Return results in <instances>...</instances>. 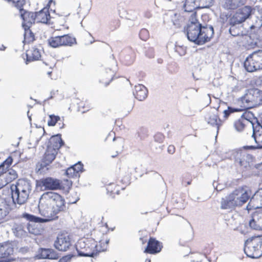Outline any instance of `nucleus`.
<instances>
[{
	"instance_id": "1",
	"label": "nucleus",
	"mask_w": 262,
	"mask_h": 262,
	"mask_svg": "<svg viewBox=\"0 0 262 262\" xmlns=\"http://www.w3.org/2000/svg\"><path fill=\"white\" fill-rule=\"evenodd\" d=\"M65 208L66 203L62 196L56 192L48 191L41 195L38 204L39 213L45 218L28 213L24 214L23 216L30 222L46 223L58 219V214Z\"/></svg>"
},
{
	"instance_id": "2",
	"label": "nucleus",
	"mask_w": 262,
	"mask_h": 262,
	"mask_svg": "<svg viewBox=\"0 0 262 262\" xmlns=\"http://www.w3.org/2000/svg\"><path fill=\"white\" fill-rule=\"evenodd\" d=\"M188 39L198 45H202L208 42L214 35L211 25H202L197 19L192 18L184 29Z\"/></svg>"
},
{
	"instance_id": "3",
	"label": "nucleus",
	"mask_w": 262,
	"mask_h": 262,
	"mask_svg": "<svg viewBox=\"0 0 262 262\" xmlns=\"http://www.w3.org/2000/svg\"><path fill=\"white\" fill-rule=\"evenodd\" d=\"M238 103L241 108H234L229 106L227 110L224 111L225 118L227 119L231 113L241 112L262 105V91L258 89L248 90L245 94L238 99Z\"/></svg>"
},
{
	"instance_id": "4",
	"label": "nucleus",
	"mask_w": 262,
	"mask_h": 262,
	"mask_svg": "<svg viewBox=\"0 0 262 262\" xmlns=\"http://www.w3.org/2000/svg\"><path fill=\"white\" fill-rule=\"evenodd\" d=\"M108 242V239H106L105 243L100 241L98 245L97 241L92 237H83L78 241L76 249L79 256L93 257L98 253L105 251Z\"/></svg>"
},
{
	"instance_id": "5",
	"label": "nucleus",
	"mask_w": 262,
	"mask_h": 262,
	"mask_svg": "<svg viewBox=\"0 0 262 262\" xmlns=\"http://www.w3.org/2000/svg\"><path fill=\"white\" fill-rule=\"evenodd\" d=\"M250 190L246 186L238 187L221 200V208L233 209L242 206L249 199Z\"/></svg>"
},
{
	"instance_id": "6",
	"label": "nucleus",
	"mask_w": 262,
	"mask_h": 262,
	"mask_svg": "<svg viewBox=\"0 0 262 262\" xmlns=\"http://www.w3.org/2000/svg\"><path fill=\"white\" fill-rule=\"evenodd\" d=\"M10 189L13 202L22 205L28 199L32 190V185L29 181L21 179L19 180L15 184H12Z\"/></svg>"
},
{
	"instance_id": "7",
	"label": "nucleus",
	"mask_w": 262,
	"mask_h": 262,
	"mask_svg": "<svg viewBox=\"0 0 262 262\" xmlns=\"http://www.w3.org/2000/svg\"><path fill=\"white\" fill-rule=\"evenodd\" d=\"M244 251L249 257L258 258L262 256V242L259 236L248 239L245 243Z\"/></svg>"
},
{
	"instance_id": "8",
	"label": "nucleus",
	"mask_w": 262,
	"mask_h": 262,
	"mask_svg": "<svg viewBox=\"0 0 262 262\" xmlns=\"http://www.w3.org/2000/svg\"><path fill=\"white\" fill-rule=\"evenodd\" d=\"M57 152L51 147H47L41 161L36 165V171L38 174L46 173L50 169V164L55 159Z\"/></svg>"
},
{
	"instance_id": "9",
	"label": "nucleus",
	"mask_w": 262,
	"mask_h": 262,
	"mask_svg": "<svg viewBox=\"0 0 262 262\" xmlns=\"http://www.w3.org/2000/svg\"><path fill=\"white\" fill-rule=\"evenodd\" d=\"M244 66L248 72L262 70V50H258L250 54L246 58Z\"/></svg>"
},
{
	"instance_id": "10",
	"label": "nucleus",
	"mask_w": 262,
	"mask_h": 262,
	"mask_svg": "<svg viewBox=\"0 0 262 262\" xmlns=\"http://www.w3.org/2000/svg\"><path fill=\"white\" fill-rule=\"evenodd\" d=\"M233 156L235 162L243 170L250 168L252 166L253 157L246 151L239 150L234 152Z\"/></svg>"
},
{
	"instance_id": "11",
	"label": "nucleus",
	"mask_w": 262,
	"mask_h": 262,
	"mask_svg": "<svg viewBox=\"0 0 262 262\" xmlns=\"http://www.w3.org/2000/svg\"><path fill=\"white\" fill-rule=\"evenodd\" d=\"M251 7L246 6L238 9L229 20V24H241L248 19L251 15Z\"/></svg>"
},
{
	"instance_id": "12",
	"label": "nucleus",
	"mask_w": 262,
	"mask_h": 262,
	"mask_svg": "<svg viewBox=\"0 0 262 262\" xmlns=\"http://www.w3.org/2000/svg\"><path fill=\"white\" fill-rule=\"evenodd\" d=\"M36 185L42 190H58L61 188V181L52 177H46L42 178L36 182Z\"/></svg>"
},
{
	"instance_id": "13",
	"label": "nucleus",
	"mask_w": 262,
	"mask_h": 262,
	"mask_svg": "<svg viewBox=\"0 0 262 262\" xmlns=\"http://www.w3.org/2000/svg\"><path fill=\"white\" fill-rule=\"evenodd\" d=\"M213 3V0H185L184 8L185 11L191 12L196 9L209 7Z\"/></svg>"
},
{
	"instance_id": "14",
	"label": "nucleus",
	"mask_w": 262,
	"mask_h": 262,
	"mask_svg": "<svg viewBox=\"0 0 262 262\" xmlns=\"http://www.w3.org/2000/svg\"><path fill=\"white\" fill-rule=\"evenodd\" d=\"M253 134L252 137L254 138L256 146H244L245 149H261L262 148V126L257 121L256 123H252Z\"/></svg>"
},
{
	"instance_id": "15",
	"label": "nucleus",
	"mask_w": 262,
	"mask_h": 262,
	"mask_svg": "<svg viewBox=\"0 0 262 262\" xmlns=\"http://www.w3.org/2000/svg\"><path fill=\"white\" fill-rule=\"evenodd\" d=\"M166 16L167 18H165L164 22H165L166 19H168V23L169 20L176 28H180L185 24V18L179 13L170 11L166 15Z\"/></svg>"
},
{
	"instance_id": "16",
	"label": "nucleus",
	"mask_w": 262,
	"mask_h": 262,
	"mask_svg": "<svg viewBox=\"0 0 262 262\" xmlns=\"http://www.w3.org/2000/svg\"><path fill=\"white\" fill-rule=\"evenodd\" d=\"M54 245L59 251H66L71 246L70 238L67 235H58Z\"/></svg>"
},
{
	"instance_id": "17",
	"label": "nucleus",
	"mask_w": 262,
	"mask_h": 262,
	"mask_svg": "<svg viewBox=\"0 0 262 262\" xmlns=\"http://www.w3.org/2000/svg\"><path fill=\"white\" fill-rule=\"evenodd\" d=\"M24 11L23 9H20L21 16L23 19V27L28 29L36 22L35 13L28 11H24Z\"/></svg>"
},
{
	"instance_id": "18",
	"label": "nucleus",
	"mask_w": 262,
	"mask_h": 262,
	"mask_svg": "<svg viewBox=\"0 0 262 262\" xmlns=\"http://www.w3.org/2000/svg\"><path fill=\"white\" fill-rule=\"evenodd\" d=\"M161 248L162 246L160 245V242L155 238L150 237L144 252L149 254H156L160 252Z\"/></svg>"
},
{
	"instance_id": "19",
	"label": "nucleus",
	"mask_w": 262,
	"mask_h": 262,
	"mask_svg": "<svg viewBox=\"0 0 262 262\" xmlns=\"http://www.w3.org/2000/svg\"><path fill=\"white\" fill-rule=\"evenodd\" d=\"M133 94L137 99L143 101L147 96L148 90L144 85L138 84L135 86Z\"/></svg>"
},
{
	"instance_id": "20",
	"label": "nucleus",
	"mask_w": 262,
	"mask_h": 262,
	"mask_svg": "<svg viewBox=\"0 0 262 262\" xmlns=\"http://www.w3.org/2000/svg\"><path fill=\"white\" fill-rule=\"evenodd\" d=\"M13 253V248L11 244L5 242L0 244V258H7Z\"/></svg>"
},
{
	"instance_id": "21",
	"label": "nucleus",
	"mask_w": 262,
	"mask_h": 262,
	"mask_svg": "<svg viewBox=\"0 0 262 262\" xmlns=\"http://www.w3.org/2000/svg\"><path fill=\"white\" fill-rule=\"evenodd\" d=\"M246 0H223V6L228 10H234L244 5Z\"/></svg>"
},
{
	"instance_id": "22",
	"label": "nucleus",
	"mask_w": 262,
	"mask_h": 262,
	"mask_svg": "<svg viewBox=\"0 0 262 262\" xmlns=\"http://www.w3.org/2000/svg\"><path fill=\"white\" fill-rule=\"evenodd\" d=\"M36 22L37 23L47 24L50 19L48 9L44 8L39 12L35 13Z\"/></svg>"
},
{
	"instance_id": "23",
	"label": "nucleus",
	"mask_w": 262,
	"mask_h": 262,
	"mask_svg": "<svg viewBox=\"0 0 262 262\" xmlns=\"http://www.w3.org/2000/svg\"><path fill=\"white\" fill-rule=\"evenodd\" d=\"M58 257V254L52 249H41L39 252L40 258L57 259Z\"/></svg>"
},
{
	"instance_id": "24",
	"label": "nucleus",
	"mask_w": 262,
	"mask_h": 262,
	"mask_svg": "<svg viewBox=\"0 0 262 262\" xmlns=\"http://www.w3.org/2000/svg\"><path fill=\"white\" fill-rule=\"evenodd\" d=\"M64 144L62 141L61 135L58 134L55 136H52L49 140V144L47 147H51L56 150L58 152V150Z\"/></svg>"
},
{
	"instance_id": "25",
	"label": "nucleus",
	"mask_w": 262,
	"mask_h": 262,
	"mask_svg": "<svg viewBox=\"0 0 262 262\" xmlns=\"http://www.w3.org/2000/svg\"><path fill=\"white\" fill-rule=\"evenodd\" d=\"M208 123L217 128V133L219 132L220 127L222 125V121L219 118L217 115L215 114H209L206 117Z\"/></svg>"
},
{
	"instance_id": "26",
	"label": "nucleus",
	"mask_w": 262,
	"mask_h": 262,
	"mask_svg": "<svg viewBox=\"0 0 262 262\" xmlns=\"http://www.w3.org/2000/svg\"><path fill=\"white\" fill-rule=\"evenodd\" d=\"M61 46L71 47L77 43L76 38L69 34L60 36Z\"/></svg>"
},
{
	"instance_id": "27",
	"label": "nucleus",
	"mask_w": 262,
	"mask_h": 262,
	"mask_svg": "<svg viewBox=\"0 0 262 262\" xmlns=\"http://www.w3.org/2000/svg\"><path fill=\"white\" fill-rule=\"evenodd\" d=\"M27 228L25 224L23 223L15 224L12 230L14 234L17 237H21L26 233L25 229Z\"/></svg>"
},
{
	"instance_id": "28",
	"label": "nucleus",
	"mask_w": 262,
	"mask_h": 262,
	"mask_svg": "<svg viewBox=\"0 0 262 262\" xmlns=\"http://www.w3.org/2000/svg\"><path fill=\"white\" fill-rule=\"evenodd\" d=\"M258 217L256 212H254L251 216V219L249 221V226L250 229L261 230Z\"/></svg>"
},
{
	"instance_id": "29",
	"label": "nucleus",
	"mask_w": 262,
	"mask_h": 262,
	"mask_svg": "<svg viewBox=\"0 0 262 262\" xmlns=\"http://www.w3.org/2000/svg\"><path fill=\"white\" fill-rule=\"evenodd\" d=\"M27 61L38 60L41 57L40 51L36 48H33L30 51L27 53Z\"/></svg>"
},
{
	"instance_id": "30",
	"label": "nucleus",
	"mask_w": 262,
	"mask_h": 262,
	"mask_svg": "<svg viewBox=\"0 0 262 262\" xmlns=\"http://www.w3.org/2000/svg\"><path fill=\"white\" fill-rule=\"evenodd\" d=\"M247 122V120L242 117L241 118L238 120L235 121L234 123L235 129L238 132L243 131L246 126V123Z\"/></svg>"
},
{
	"instance_id": "31",
	"label": "nucleus",
	"mask_w": 262,
	"mask_h": 262,
	"mask_svg": "<svg viewBox=\"0 0 262 262\" xmlns=\"http://www.w3.org/2000/svg\"><path fill=\"white\" fill-rule=\"evenodd\" d=\"M123 62L127 65L132 64L135 59V53L130 49L128 50L127 53L122 57Z\"/></svg>"
},
{
	"instance_id": "32",
	"label": "nucleus",
	"mask_w": 262,
	"mask_h": 262,
	"mask_svg": "<svg viewBox=\"0 0 262 262\" xmlns=\"http://www.w3.org/2000/svg\"><path fill=\"white\" fill-rule=\"evenodd\" d=\"M13 162L11 157H9L3 163L0 165V176L7 173V170Z\"/></svg>"
},
{
	"instance_id": "33",
	"label": "nucleus",
	"mask_w": 262,
	"mask_h": 262,
	"mask_svg": "<svg viewBox=\"0 0 262 262\" xmlns=\"http://www.w3.org/2000/svg\"><path fill=\"white\" fill-rule=\"evenodd\" d=\"M48 43L53 48L61 47L60 36L50 37L48 39Z\"/></svg>"
},
{
	"instance_id": "34",
	"label": "nucleus",
	"mask_w": 262,
	"mask_h": 262,
	"mask_svg": "<svg viewBox=\"0 0 262 262\" xmlns=\"http://www.w3.org/2000/svg\"><path fill=\"white\" fill-rule=\"evenodd\" d=\"M230 27L229 30L230 34L233 36H237L242 34L241 28L237 26V24H229Z\"/></svg>"
},
{
	"instance_id": "35",
	"label": "nucleus",
	"mask_w": 262,
	"mask_h": 262,
	"mask_svg": "<svg viewBox=\"0 0 262 262\" xmlns=\"http://www.w3.org/2000/svg\"><path fill=\"white\" fill-rule=\"evenodd\" d=\"M8 213V211L5 202L0 199V220L4 219Z\"/></svg>"
},
{
	"instance_id": "36",
	"label": "nucleus",
	"mask_w": 262,
	"mask_h": 262,
	"mask_svg": "<svg viewBox=\"0 0 262 262\" xmlns=\"http://www.w3.org/2000/svg\"><path fill=\"white\" fill-rule=\"evenodd\" d=\"M25 30L24 33V39L27 42H31L34 40V35L33 33L30 30V28H26V27H23Z\"/></svg>"
},
{
	"instance_id": "37",
	"label": "nucleus",
	"mask_w": 262,
	"mask_h": 262,
	"mask_svg": "<svg viewBox=\"0 0 262 262\" xmlns=\"http://www.w3.org/2000/svg\"><path fill=\"white\" fill-rule=\"evenodd\" d=\"M106 73L107 74V75H106L107 80L104 81V79H102V81H101V82L103 83L105 86H107L109 84L110 82L112 80L114 76L115 72L114 70H113L111 69H106Z\"/></svg>"
},
{
	"instance_id": "38",
	"label": "nucleus",
	"mask_w": 262,
	"mask_h": 262,
	"mask_svg": "<svg viewBox=\"0 0 262 262\" xmlns=\"http://www.w3.org/2000/svg\"><path fill=\"white\" fill-rule=\"evenodd\" d=\"M106 190L108 192H110L112 194H118L119 193V186L114 183H112L107 186Z\"/></svg>"
},
{
	"instance_id": "39",
	"label": "nucleus",
	"mask_w": 262,
	"mask_h": 262,
	"mask_svg": "<svg viewBox=\"0 0 262 262\" xmlns=\"http://www.w3.org/2000/svg\"><path fill=\"white\" fill-rule=\"evenodd\" d=\"M148 131L146 128L140 127L137 131V135L140 140L145 139L148 136Z\"/></svg>"
},
{
	"instance_id": "40",
	"label": "nucleus",
	"mask_w": 262,
	"mask_h": 262,
	"mask_svg": "<svg viewBox=\"0 0 262 262\" xmlns=\"http://www.w3.org/2000/svg\"><path fill=\"white\" fill-rule=\"evenodd\" d=\"M254 21L253 24L250 27V29H255L257 30H259L262 26V19L259 16H256Z\"/></svg>"
},
{
	"instance_id": "41",
	"label": "nucleus",
	"mask_w": 262,
	"mask_h": 262,
	"mask_svg": "<svg viewBox=\"0 0 262 262\" xmlns=\"http://www.w3.org/2000/svg\"><path fill=\"white\" fill-rule=\"evenodd\" d=\"M60 120V118L59 116L51 115L49 116V120L48 121V124L49 126H54Z\"/></svg>"
},
{
	"instance_id": "42",
	"label": "nucleus",
	"mask_w": 262,
	"mask_h": 262,
	"mask_svg": "<svg viewBox=\"0 0 262 262\" xmlns=\"http://www.w3.org/2000/svg\"><path fill=\"white\" fill-rule=\"evenodd\" d=\"M139 37L142 40H147L149 37L148 31L144 28L142 29L139 32Z\"/></svg>"
},
{
	"instance_id": "43",
	"label": "nucleus",
	"mask_w": 262,
	"mask_h": 262,
	"mask_svg": "<svg viewBox=\"0 0 262 262\" xmlns=\"http://www.w3.org/2000/svg\"><path fill=\"white\" fill-rule=\"evenodd\" d=\"M66 174L69 178H74L79 177L77 174V172L75 171V169L73 168L72 167L68 168L66 172Z\"/></svg>"
},
{
	"instance_id": "44",
	"label": "nucleus",
	"mask_w": 262,
	"mask_h": 262,
	"mask_svg": "<svg viewBox=\"0 0 262 262\" xmlns=\"http://www.w3.org/2000/svg\"><path fill=\"white\" fill-rule=\"evenodd\" d=\"M252 199L259 200L262 204V188L257 190L252 197Z\"/></svg>"
},
{
	"instance_id": "45",
	"label": "nucleus",
	"mask_w": 262,
	"mask_h": 262,
	"mask_svg": "<svg viewBox=\"0 0 262 262\" xmlns=\"http://www.w3.org/2000/svg\"><path fill=\"white\" fill-rule=\"evenodd\" d=\"M165 139V136L163 134L158 133L154 136L155 141L159 143H161L163 142Z\"/></svg>"
},
{
	"instance_id": "46",
	"label": "nucleus",
	"mask_w": 262,
	"mask_h": 262,
	"mask_svg": "<svg viewBox=\"0 0 262 262\" xmlns=\"http://www.w3.org/2000/svg\"><path fill=\"white\" fill-rule=\"evenodd\" d=\"M72 167L74 169V170L75 169V171L77 172V174L79 176V172L82 171L83 164L81 162H78Z\"/></svg>"
},
{
	"instance_id": "47",
	"label": "nucleus",
	"mask_w": 262,
	"mask_h": 262,
	"mask_svg": "<svg viewBox=\"0 0 262 262\" xmlns=\"http://www.w3.org/2000/svg\"><path fill=\"white\" fill-rule=\"evenodd\" d=\"M257 216L258 217L259 225L261 230H262V209H259L255 211Z\"/></svg>"
},
{
	"instance_id": "48",
	"label": "nucleus",
	"mask_w": 262,
	"mask_h": 262,
	"mask_svg": "<svg viewBox=\"0 0 262 262\" xmlns=\"http://www.w3.org/2000/svg\"><path fill=\"white\" fill-rule=\"evenodd\" d=\"M238 230L243 234H246L249 232L248 229L247 228L246 224L241 225V226L238 228Z\"/></svg>"
},
{
	"instance_id": "49",
	"label": "nucleus",
	"mask_w": 262,
	"mask_h": 262,
	"mask_svg": "<svg viewBox=\"0 0 262 262\" xmlns=\"http://www.w3.org/2000/svg\"><path fill=\"white\" fill-rule=\"evenodd\" d=\"M73 257V255L71 254L64 256L59 259L58 262H70Z\"/></svg>"
},
{
	"instance_id": "50",
	"label": "nucleus",
	"mask_w": 262,
	"mask_h": 262,
	"mask_svg": "<svg viewBox=\"0 0 262 262\" xmlns=\"http://www.w3.org/2000/svg\"><path fill=\"white\" fill-rule=\"evenodd\" d=\"M146 56L149 58H152L154 57V50L152 48H149L146 51Z\"/></svg>"
},
{
	"instance_id": "51",
	"label": "nucleus",
	"mask_w": 262,
	"mask_h": 262,
	"mask_svg": "<svg viewBox=\"0 0 262 262\" xmlns=\"http://www.w3.org/2000/svg\"><path fill=\"white\" fill-rule=\"evenodd\" d=\"M167 151L169 154H173L175 152V147L173 145H170L168 147Z\"/></svg>"
},
{
	"instance_id": "52",
	"label": "nucleus",
	"mask_w": 262,
	"mask_h": 262,
	"mask_svg": "<svg viewBox=\"0 0 262 262\" xmlns=\"http://www.w3.org/2000/svg\"><path fill=\"white\" fill-rule=\"evenodd\" d=\"M9 173L11 175V179L14 180L16 178H17V175L16 172L14 170H11Z\"/></svg>"
},
{
	"instance_id": "53",
	"label": "nucleus",
	"mask_w": 262,
	"mask_h": 262,
	"mask_svg": "<svg viewBox=\"0 0 262 262\" xmlns=\"http://www.w3.org/2000/svg\"><path fill=\"white\" fill-rule=\"evenodd\" d=\"M145 16L147 18H150L151 16V14L150 12H147L145 13Z\"/></svg>"
},
{
	"instance_id": "54",
	"label": "nucleus",
	"mask_w": 262,
	"mask_h": 262,
	"mask_svg": "<svg viewBox=\"0 0 262 262\" xmlns=\"http://www.w3.org/2000/svg\"><path fill=\"white\" fill-rule=\"evenodd\" d=\"M259 14H260V16L259 17L262 19V9H261L259 11Z\"/></svg>"
},
{
	"instance_id": "55",
	"label": "nucleus",
	"mask_w": 262,
	"mask_h": 262,
	"mask_svg": "<svg viewBox=\"0 0 262 262\" xmlns=\"http://www.w3.org/2000/svg\"><path fill=\"white\" fill-rule=\"evenodd\" d=\"M29 111H28V113H27V114H28V117H29V118L30 120H31V117H30V116H29Z\"/></svg>"
},
{
	"instance_id": "56",
	"label": "nucleus",
	"mask_w": 262,
	"mask_h": 262,
	"mask_svg": "<svg viewBox=\"0 0 262 262\" xmlns=\"http://www.w3.org/2000/svg\"><path fill=\"white\" fill-rule=\"evenodd\" d=\"M259 80L262 83V76L259 77Z\"/></svg>"
},
{
	"instance_id": "57",
	"label": "nucleus",
	"mask_w": 262,
	"mask_h": 262,
	"mask_svg": "<svg viewBox=\"0 0 262 262\" xmlns=\"http://www.w3.org/2000/svg\"><path fill=\"white\" fill-rule=\"evenodd\" d=\"M190 183H191V181H188L187 182V185H186L185 186H187V185H189V184H190Z\"/></svg>"
},
{
	"instance_id": "58",
	"label": "nucleus",
	"mask_w": 262,
	"mask_h": 262,
	"mask_svg": "<svg viewBox=\"0 0 262 262\" xmlns=\"http://www.w3.org/2000/svg\"><path fill=\"white\" fill-rule=\"evenodd\" d=\"M53 3L54 4H55V2H53L52 0H51L49 2V3Z\"/></svg>"
},
{
	"instance_id": "59",
	"label": "nucleus",
	"mask_w": 262,
	"mask_h": 262,
	"mask_svg": "<svg viewBox=\"0 0 262 262\" xmlns=\"http://www.w3.org/2000/svg\"><path fill=\"white\" fill-rule=\"evenodd\" d=\"M145 262H150V259H146Z\"/></svg>"
},
{
	"instance_id": "60",
	"label": "nucleus",
	"mask_w": 262,
	"mask_h": 262,
	"mask_svg": "<svg viewBox=\"0 0 262 262\" xmlns=\"http://www.w3.org/2000/svg\"><path fill=\"white\" fill-rule=\"evenodd\" d=\"M125 1H126V2H130V1H132V0H125Z\"/></svg>"
},
{
	"instance_id": "61",
	"label": "nucleus",
	"mask_w": 262,
	"mask_h": 262,
	"mask_svg": "<svg viewBox=\"0 0 262 262\" xmlns=\"http://www.w3.org/2000/svg\"><path fill=\"white\" fill-rule=\"evenodd\" d=\"M216 190H217V191H219V190H221V189H219V190H218V189H217V188H216Z\"/></svg>"
},
{
	"instance_id": "62",
	"label": "nucleus",
	"mask_w": 262,
	"mask_h": 262,
	"mask_svg": "<svg viewBox=\"0 0 262 262\" xmlns=\"http://www.w3.org/2000/svg\"><path fill=\"white\" fill-rule=\"evenodd\" d=\"M106 227L107 228V225L105 224Z\"/></svg>"
},
{
	"instance_id": "63",
	"label": "nucleus",
	"mask_w": 262,
	"mask_h": 262,
	"mask_svg": "<svg viewBox=\"0 0 262 262\" xmlns=\"http://www.w3.org/2000/svg\"><path fill=\"white\" fill-rule=\"evenodd\" d=\"M28 229V230L29 231V232H31L30 230V229H29L28 228H27Z\"/></svg>"
},
{
	"instance_id": "64",
	"label": "nucleus",
	"mask_w": 262,
	"mask_h": 262,
	"mask_svg": "<svg viewBox=\"0 0 262 262\" xmlns=\"http://www.w3.org/2000/svg\"><path fill=\"white\" fill-rule=\"evenodd\" d=\"M63 125L61 127H60V128H63Z\"/></svg>"
}]
</instances>
